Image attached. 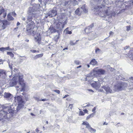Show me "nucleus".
Wrapping results in <instances>:
<instances>
[{"label": "nucleus", "mask_w": 133, "mask_h": 133, "mask_svg": "<svg viewBox=\"0 0 133 133\" xmlns=\"http://www.w3.org/2000/svg\"><path fill=\"white\" fill-rule=\"evenodd\" d=\"M40 7V4H35L33 6L30 7L28 11V16H27L26 23H28L29 22L30 23L33 17H37L39 15V10Z\"/></svg>", "instance_id": "1"}, {"label": "nucleus", "mask_w": 133, "mask_h": 133, "mask_svg": "<svg viewBox=\"0 0 133 133\" xmlns=\"http://www.w3.org/2000/svg\"><path fill=\"white\" fill-rule=\"evenodd\" d=\"M11 106L8 104H6L2 106L3 110L0 111V121L4 119H8L12 116V110L11 109Z\"/></svg>", "instance_id": "2"}, {"label": "nucleus", "mask_w": 133, "mask_h": 133, "mask_svg": "<svg viewBox=\"0 0 133 133\" xmlns=\"http://www.w3.org/2000/svg\"><path fill=\"white\" fill-rule=\"evenodd\" d=\"M92 10L96 12L94 13L96 15L98 14L102 17H105L111 13L109 8L104 5L95 6Z\"/></svg>", "instance_id": "3"}, {"label": "nucleus", "mask_w": 133, "mask_h": 133, "mask_svg": "<svg viewBox=\"0 0 133 133\" xmlns=\"http://www.w3.org/2000/svg\"><path fill=\"white\" fill-rule=\"evenodd\" d=\"M19 82L18 83L19 85H17L15 87L17 88L16 90L17 91H24L25 87V83L23 79V77L22 76H19L18 77Z\"/></svg>", "instance_id": "4"}, {"label": "nucleus", "mask_w": 133, "mask_h": 133, "mask_svg": "<svg viewBox=\"0 0 133 133\" xmlns=\"http://www.w3.org/2000/svg\"><path fill=\"white\" fill-rule=\"evenodd\" d=\"M15 102H17L18 103V106L17 108L16 109L18 111L23 106L24 102L22 97L19 96H18L17 97H15Z\"/></svg>", "instance_id": "5"}, {"label": "nucleus", "mask_w": 133, "mask_h": 133, "mask_svg": "<svg viewBox=\"0 0 133 133\" xmlns=\"http://www.w3.org/2000/svg\"><path fill=\"white\" fill-rule=\"evenodd\" d=\"M99 76L98 72L97 70L95 68L92 72H91L90 74L87 76L86 79V81H90L93 78V77H97Z\"/></svg>", "instance_id": "6"}, {"label": "nucleus", "mask_w": 133, "mask_h": 133, "mask_svg": "<svg viewBox=\"0 0 133 133\" xmlns=\"http://www.w3.org/2000/svg\"><path fill=\"white\" fill-rule=\"evenodd\" d=\"M77 4V2L76 0H69L67 2L62 3L61 5L64 6L70 7L71 6H75Z\"/></svg>", "instance_id": "7"}, {"label": "nucleus", "mask_w": 133, "mask_h": 133, "mask_svg": "<svg viewBox=\"0 0 133 133\" xmlns=\"http://www.w3.org/2000/svg\"><path fill=\"white\" fill-rule=\"evenodd\" d=\"M88 12L87 9L85 8V5H83L81 8H77L75 11L76 14L80 15L83 12L86 13Z\"/></svg>", "instance_id": "8"}, {"label": "nucleus", "mask_w": 133, "mask_h": 133, "mask_svg": "<svg viewBox=\"0 0 133 133\" xmlns=\"http://www.w3.org/2000/svg\"><path fill=\"white\" fill-rule=\"evenodd\" d=\"M10 24V22L6 20L2 21L0 20V29H4Z\"/></svg>", "instance_id": "9"}, {"label": "nucleus", "mask_w": 133, "mask_h": 133, "mask_svg": "<svg viewBox=\"0 0 133 133\" xmlns=\"http://www.w3.org/2000/svg\"><path fill=\"white\" fill-rule=\"evenodd\" d=\"M127 86V84L125 82H120L115 86L116 88L118 91L122 90Z\"/></svg>", "instance_id": "10"}, {"label": "nucleus", "mask_w": 133, "mask_h": 133, "mask_svg": "<svg viewBox=\"0 0 133 133\" xmlns=\"http://www.w3.org/2000/svg\"><path fill=\"white\" fill-rule=\"evenodd\" d=\"M34 23L33 21H31L30 23H29L26 26V31L28 34H31V32L34 28Z\"/></svg>", "instance_id": "11"}, {"label": "nucleus", "mask_w": 133, "mask_h": 133, "mask_svg": "<svg viewBox=\"0 0 133 133\" xmlns=\"http://www.w3.org/2000/svg\"><path fill=\"white\" fill-rule=\"evenodd\" d=\"M66 24V20L65 19L61 22H59L56 25V27L57 29L60 30L64 27V25Z\"/></svg>", "instance_id": "12"}, {"label": "nucleus", "mask_w": 133, "mask_h": 133, "mask_svg": "<svg viewBox=\"0 0 133 133\" xmlns=\"http://www.w3.org/2000/svg\"><path fill=\"white\" fill-rule=\"evenodd\" d=\"M83 125H86V128L88 129L91 132H94L96 131V130L91 128L89 123L87 122H84L82 123Z\"/></svg>", "instance_id": "13"}, {"label": "nucleus", "mask_w": 133, "mask_h": 133, "mask_svg": "<svg viewBox=\"0 0 133 133\" xmlns=\"http://www.w3.org/2000/svg\"><path fill=\"white\" fill-rule=\"evenodd\" d=\"M4 99L9 101H11L13 97V95L10 93L5 92L4 95Z\"/></svg>", "instance_id": "14"}, {"label": "nucleus", "mask_w": 133, "mask_h": 133, "mask_svg": "<svg viewBox=\"0 0 133 133\" xmlns=\"http://www.w3.org/2000/svg\"><path fill=\"white\" fill-rule=\"evenodd\" d=\"M57 12L56 9L55 8H54L48 13L47 14L48 16H50L51 17H52L55 16L56 15Z\"/></svg>", "instance_id": "15"}, {"label": "nucleus", "mask_w": 133, "mask_h": 133, "mask_svg": "<svg viewBox=\"0 0 133 133\" xmlns=\"http://www.w3.org/2000/svg\"><path fill=\"white\" fill-rule=\"evenodd\" d=\"M91 85L93 87L97 89H98L101 86V84L98 81L94 82Z\"/></svg>", "instance_id": "16"}, {"label": "nucleus", "mask_w": 133, "mask_h": 133, "mask_svg": "<svg viewBox=\"0 0 133 133\" xmlns=\"http://www.w3.org/2000/svg\"><path fill=\"white\" fill-rule=\"evenodd\" d=\"M102 88L106 91L107 93H112L114 92L110 87L108 86H103Z\"/></svg>", "instance_id": "17"}, {"label": "nucleus", "mask_w": 133, "mask_h": 133, "mask_svg": "<svg viewBox=\"0 0 133 133\" xmlns=\"http://www.w3.org/2000/svg\"><path fill=\"white\" fill-rule=\"evenodd\" d=\"M6 76V72L5 70L0 69V77L4 78Z\"/></svg>", "instance_id": "18"}, {"label": "nucleus", "mask_w": 133, "mask_h": 133, "mask_svg": "<svg viewBox=\"0 0 133 133\" xmlns=\"http://www.w3.org/2000/svg\"><path fill=\"white\" fill-rule=\"evenodd\" d=\"M34 40L39 45L41 44V38L39 34H37V36L34 37Z\"/></svg>", "instance_id": "19"}, {"label": "nucleus", "mask_w": 133, "mask_h": 133, "mask_svg": "<svg viewBox=\"0 0 133 133\" xmlns=\"http://www.w3.org/2000/svg\"><path fill=\"white\" fill-rule=\"evenodd\" d=\"M94 24L93 23L91 24L90 26H88L87 28H86L85 29V32L86 33H89L90 32V30L93 27Z\"/></svg>", "instance_id": "20"}, {"label": "nucleus", "mask_w": 133, "mask_h": 133, "mask_svg": "<svg viewBox=\"0 0 133 133\" xmlns=\"http://www.w3.org/2000/svg\"><path fill=\"white\" fill-rule=\"evenodd\" d=\"M128 56L133 61V48L131 49L128 54Z\"/></svg>", "instance_id": "21"}, {"label": "nucleus", "mask_w": 133, "mask_h": 133, "mask_svg": "<svg viewBox=\"0 0 133 133\" xmlns=\"http://www.w3.org/2000/svg\"><path fill=\"white\" fill-rule=\"evenodd\" d=\"M97 71L99 75H103L105 72V70H104L101 69H97Z\"/></svg>", "instance_id": "22"}, {"label": "nucleus", "mask_w": 133, "mask_h": 133, "mask_svg": "<svg viewBox=\"0 0 133 133\" xmlns=\"http://www.w3.org/2000/svg\"><path fill=\"white\" fill-rule=\"evenodd\" d=\"M10 85L11 87H13L17 84L16 81L15 80H12L10 83Z\"/></svg>", "instance_id": "23"}, {"label": "nucleus", "mask_w": 133, "mask_h": 133, "mask_svg": "<svg viewBox=\"0 0 133 133\" xmlns=\"http://www.w3.org/2000/svg\"><path fill=\"white\" fill-rule=\"evenodd\" d=\"M97 63V62L96 60L95 59H94L91 60V62H90V64L94 65H95Z\"/></svg>", "instance_id": "24"}, {"label": "nucleus", "mask_w": 133, "mask_h": 133, "mask_svg": "<svg viewBox=\"0 0 133 133\" xmlns=\"http://www.w3.org/2000/svg\"><path fill=\"white\" fill-rule=\"evenodd\" d=\"M53 0H38L39 1L41 2V4H42V3L43 2L44 4H46L49 1L52 2Z\"/></svg>", "instance_id": "25"}, {"label": "nucleus", "mask_w": 133, "mask_h": 133, "mask_svg": "<svg viewBox=\"0 0 133 133\" xmlns=\"http://www.w3.org/2000/svg\"><path fill=\"white\" fill-rule=\"evenodd\" d=\"M8 19L9 21L13 20L14 19V18L10 15V14H9L7 15Z\"/></svg>", "instance_id": "26"}, {"label": "nucleus", "mask_w": 133, "mask_h": 133, "mask_svg": "<svg viewBox=\"0 0 133 133\" xmlns=\"http://www.w3.org/2000/svg\"><path fill=\"white\" fill-rule=\"evenodd\" d=\"M50 31L51 33L56 32V30L55 29L52 27H50L49 29V31Z\"/></svg>", "instance_id": "27"}, {"label": "nucleus", "mask_w": 133, "mask_h": 133, "mask_svg": "<svg viewBox=\"0 0 133 133\" xmlns=\"http://www.w3.org/2000/svg\"><path fill=\"white\" fill-rule=\"evenodd\" d=\"M43 54L42 53L38 54L35 56V58H37L39 57H41L43 56Z\"/></svg>", "instance_id": "28"}, {"label": "nucleus", "mask_w": 133, "mask_h": 133, "mask_svg": "<svg viewBox=\"0 0 133 133\" xmlns=\"http://www.w3.org/2000/svg\"><path fill=\"white\" fill-rule=\"evenodd\" d=\"M4 10L3 7L2 6H0V15L3 12H4Z\"/></svg>", "instance_id": "29"}, {"label": "nucleus", "mask_w": 133, "mask_h": 133, "mask_svg": "<svg viewBox=\"0 0 133 133\" xmlns=\"http://www.w3.org/2000/svg\"><path fill=\"white\" fill-rule=\"evenodd\" d=\"M7 54L8 55H9L12 58L14 56V54L11 52H8Z\"/></svg>", "instance_id": "30"}, {"label": "nucleus", "mask_w": 133, "mask_h": 133, "mask_svg": "<svg viewBox=\"0 0 133 133\" xmlns=\"http://www.w3.org/2000/svg\"><path fill=\"white\" fill-rule=\"evenodd\" d=\"M71 45H74L76 44V43H74L73 42V41H70V42L69 43Z\"/></svg>", "instance_id": "31"}, {"label": "nucleus", "mask_w": 133, "mask_h": 133, "mask_svg": "<svg viewBox=\"0 0 133 133\" xmlns=\"http://www.w3.org/2000/svg\"><path fill=\"white\" fill-rule=\"evenodd\" d=\"M4 51L6 50H11V49L10 48L9 46H8L6 48H4Z\"/></svg>", "instance_id": "32"}, {"label": "nucleus", "mask_w": 133, "mask_h": 133, "mask_svg": "<svg viewBox=\"0 0 133 133\" xmlns=\"http://www.w3.org/2000/svg\"><path fill=\"white\" fill-rule=\"evenodd\" d=\"M29 96L26 94V95H25V96H24V97L25 98V99L26 100V101H27L28 100Z\"/></svg>", "instance_id": "33"}, {"label": "nucleus", "mask_w": 133, "mask_h": 133, "mask_svg": "<svg viewBox=\"0 0 133 133\" xmlns=\"http://www.w3.org/2000/svg\"><path fill=\"white\" fill-rule=\"evenodd\" d=\"M74 63L76 65L79 64L80 63V62L76 60L74 62Z\"/></svg>", "instance_id": "34"}, {"label": "nucleus", "mask_w": 133, "mask_h": 133, "mask_svg": "<svg viewBox=\"0 0 133 133\" xmlns=\"http://www.w3.org/2000/svg\"><path fill=\"white\" fill-rule=\"evenodd\" d=\"M95 2L99 3H100L102 1H103V0H93Z\"/></svg>", "instance_id": "35"}, {"label": "nucleus", "mask_w": 133, "mask_h": 133, "mask_svg": "<svg viewBox=\"0 0 133 133\" xmlns=\"http://www.w3.org/2000/svg\"><path fill=\"white\" fill-rule=\"evenodd\" d=\"M53 91H54L55 92L58 93V94H59L60 93V91L59 90H53Z\"/></svg>", "instance_id": "36"}, {"label": "nucleus", "mask_w": 133, "mask_h": 133, "mask_svg": "<svg viewBox=\"0 0 133 133\" xmlns=\"http://www.w3.org/2000/svg\"><path fill=\"white\" fill-rule=\"evenodd\" d=\"M66 32L67 34H72V32H71V31H68V30H66Z\"/></svg>", "instance_id": "37"}, {"label": "nucleus", "mask_w": 133, "mask_h": 133, "mask_svg": "<svg viewBox=\"0 0 133 133\" xmlns=\"http://www.w3.org/2000/svg\"><path fill=\"white\" fill-rule=\"evenodd\" d=\"M80 115L83 116L84 115V113L82 111H80L79 113Z\"/></svg>", "instance_id": "38"}, {"label": "nucleus", "mask_w": 133, "mask_h": 133, "mask_svg": "<svg viewBox=\"0 0 133 133\" xmlns=\"http://www.w3.org/2000/svg\"><path fill=\"white\" fill-rule=\"evenodd\" d=\"M85 68H89L90 67V65L88 64H86L84 65Z\"/></svg>", "instance_id": "39"}, {"label": "nucleus", "mask_w": 133, "mask_h": 133, "mask_svg": "<svg viewBox=\"0 0 133 133\" xmlns=\"http://www.w3.org/2000/svg\"><path fill=\"white\" fill-rule=\"evenodd\" d=\"M130 30V26H127V30L129 31Z\"/></svg>", "instance_id": "40"}, {"label": "nucleus", "mask_w": 133, "mask_h": 133, "mask_svg": "<svg viewBox=\"0 0 133 133\" xmlns=\"http://www.w3.org/2000/svg\"><path fill=\"white\" fill-rule=\"evenodd\" d=\"M101 50L98 48H97L95 52L96 53H97L98 52H100Z\"/></svg>", "instance_id": "41"}, {"label": "nucleus", "mask_w": 133, "mask_h": 133, "mask_svg": "<svg viewBox=\"0 0 133 133\" xmlns=\"http://www.w3.org/2000/svg\"><path fill=\"white\" fill-rule=\"evenodd\" d=\"M0 51H3V52L4 51V48L2 47V48H0Z\"/></svg>", "instance_id": "42"}, {"label": "nucleus", "mask_w": 133, "mask_h": 133, "mask_svg": "<svg viewBox=\"0 0 133 133\" xmlns=\"http://www.w3.org/2000/svg\"><path fill=\"white\" fill-rule=\"evenodd\" d=\"M3 62L4 61L2 59H0V64H3Z\"/></svg>", "instance_id": "43"}, {"label": "nucleus", "mask_w": 133, "mask_h": 133, "mask_svg": "<svg viewBox=\"0 0 133 133\" xmlns=\"http://www.w3.org/2000/svg\"><path fill=\"white\" fill-rule=\"evenodd\" d=\"M114 34V32H112V31H110V32L109 35H113Z\"/></svg>", "instance_id": "44"}, {"label": "nucleus", "mask_w": 133, "mask_h": 133, "mask_svg": "<svg viewBox=\"0 0 133 133\" xmlns=\"http://www.w3.org/2000/svg\"><path fill=\"white\" fill-rule=\"evenodd\" d=\"M24 59H25L24 58H21L19 59V61L20 62H23V60H24Z\"/></svg>", "instance_id": "45"}, {"label": "nucleus", "mask_w": 133, "mask_h": 133, "mask_svg": "<svg viewBox=\"0 0 133 133\" xmlns=\"http://www.w3.org/2000/svg\"><path fill=\"white\" fill-rule=\"evenodd\" d=\"M91 115H89L88 116H87V118H86V119L88 120V119H89V118H91Z\"/></svg>", "instance_id": "46"}, {"label": "nucleus", "mask_w": 133, "mask_h": 133, "mask_svg": "<svg viewBox=\"0 0 133 133\" xmlns=\"http://www.w3.org/2000/svg\"><path fill=\"white\" fill-rule=\"evenodd\" d=\"M9 63V67L11 69H12V65H10Z\"/></svg>", "instance_id": "47"}, {"label": "nucleus", "mask_w": 133, "mask_h": 133, "mask_svg": "<svg viewBox=\"0 0 133 133\" xmlns=\"http://www.w3.org/2000/svg\"><path fill=\"white\" fill-rule=\"evenodd\" d=\"M6 12L4 13V15H3V17L4 18H5V17L6 16Z\"/></svg>", "instance_id": "48"}, {"label": "nucleus", "mask_w": 133, "mask_h": 133, "mask_svg": "<svg viewBox=\"0 0 133 133\" xmlns=\"http://www.w3.org/2000/svg\"><path fill=\"white\" fill-rule=\"evenodd\" d=\"M96 107H94L92 109V112H94V111H95L96 110Z\"/></svg>", "instance_id": "49"}, {"label": "nucleus", "mask_w": 133, "mask_h": 133, "mask_svg": "<svg viewBox=\"0 0 133 133\" xmlns=\"http://www.w3.org/2000/svg\"><path fill=\"white\" fill-rule=\"evenodd\" d=\"M91 115V117H93L94 115H95V113H93L89 115Z\"/></svg>", "instance_id": "50"}, {"label": "nucleus", "mask_w": 133, "mask_h": 133, "mask_svg": "<svg viewBox=\"0 0 133 133\" xmlns=\"http://www.w3.org/2000/svg\"><path fill=\"white\" fill-rule=\"evenodd\" d=\"M21 19L24 21H25L26 19L25 18L23 17H22Z\"/></svg>", "instance_id": "51"}, {"label": "nucleus", "mask_w": 133, "mask_h": 133, "mask_svg": "<svg viewBox=\"0 0 133 133\" xmlns=\"http://www.w3.org/2000/svg\"><path fill=\"white\" fill-rule=\"evenodd\" d=\"M72 104H70L69 105V107L70 108V109H72V108L73 107L72 106Z\"/></svg>", "instance_id": "52"}, {"label": "nucleus", "mask_w": 133, "mask_h": 133, "mask_svg": "<svg viewBox=\"0 0 133 133\" xmlns=\"http://www.w3.org/2000/svg\"><path fill=\"white\" fill-rule=\"evenodd\" d=\"M31 51L33 53H35L37 52L35 50H31Z\"/></svg>", "instance_id": "53"}, {"label": "nucleus", "mask_w": 133, "mask_h": 133, "mask_svg": "<svg viewBox=\"0 0 133 133\" xmlns=\"http://www.w3.org/2000/svg\"><path fill=\"white\" fill-rule=\"evenodd\" d=\"M36 32L34 31H33L32 32V35L34 36Z\"/></svg>", "instance_id": "54"}, {"label": "nucleus", "mask_w": 133, "mask_h": 133, "mask_svg": "<svg viewBox=\"0 0 133 133\" xmlns=\"http://www.w3.org/2000/svg\"><path fill=\"white\" fill-rule=\"evenodd\" d=\"M83 111L86 113H87L88 112V110L86 109L84 110Z\"/></svg>", "instance_id": "55"}, {"label": "nucleus", "mask_w": 133, "mask_h": 133, "mask_svg": "<svg viewBox=\"0 0 133 133\" xmlns=\"http://www.w3.org/2000/svg\"><path fill=\"white\" fill-rule=\"evenodd\" d=\"M35 131L36 132H38L39 131V130L38 129V128H37L35 130Z\"/></svg>", "instance_id": "56"}, {"label": "nucleus", "mask_w": 133, "mask_h": 133, "mask_svg": "<svg viewBox=\"0 0 133 133\" xmlns=\"http://www.w3.org/2000/svg\"><path fill=\"white\" fill-rule=\"evenodd\" d=\"M35 99L37 101H38V98L35 97H34Z\"/></svg>", "instance_id": "57"}, {"label": "nucleus", "mask_w": 133, "mask_h": 133, "mask_svg": "<svg viewBox=\"0 0 133 133\" xmlns=\"http://www.w3.org/2000/svg\"><path fill=\"white\" fill-rule=\"evenodd\" d=\"M46 100V99H41V100H40V101H45Z\"/></svg>", "instance_id": "58"}, {"label": "nucleus", "mask_w": 133, "mask_h": 133, "mask_svg": "<svg viewBox=\"0 0 133 133\" xmlns=\"http://www.w3.org/2000/svg\"><path fill=\"white\" fill-rule=\"evenodd\" d=\"M22 95H23L25 96V95H26V94L25 93V92H23L22 94Z\"/></svg>", "instance_id": "59"}, {"label": "nucleus", "mask_w": 133, "mask_h": 133, "mask_svg": "<svg viewBox=\"0 0 133 133\" xmlns=\"http://www.w3.org/2000/svg\"><path fill=\"white\" fill-rule=\"evenodd\" d=\"M88 90L89 91H91L92 92H93L94 91L92 90L91 89H88Z\"/></svg>", "instance_id": "60"}, {"label": "nucleus", "mask_w": 133, "mask_h": 133, "mask_svg": "<svg viewBox=\"0 0 133 133\" xmlns=\"http://www.w3.org/2000/svg\"><path fill=\"white\" fill-rule=\"evenodd\" d=\"M82 67V66L81 65H79V66H77V67L76 68H81Z\"/></svg>", "instance_id": "61"}, {"label": "nucleus", "mask_w": 133, "mask_h": 133, "mask_svg": "<svg viewBox=\"0 0 133 133\" xmlns=\"http://www.w3.org/2000/svg\"><path fill=\"white\" fill-rule=\"evenodd\" d=\"M107 124H108V123H106V122H104L103 123V125H107Z\"/></svg>", "instance_id": "62"}, {"label": "nucleus", "mask_w": 133, "mask_h": 133, "mask_svg": "<svg viewBox=\"0 0 133 133\" xmlns=\"http://www.w3.org/2000/svg\"><path fill=\"white\" fill-rule=\"evenodd\" d=\"M68 96V95H65V96H64V97H63V98H64L66 97H67Z\"/></svg>", "instance_id": "63"}, {"label": "nucleus", "mask_w": 133, "mask_h": 133, "mask_svg": "<svg viewBox=\"0 0 133 133\" xmlns=\"http://www.w3.org/2000/svg\"><path fill=\"white\" fill-rule=\"evenodd\" d=\"M20 23H19V22H18L17 23V26H18L20 24Z\"/></svg>", "instance_id": "64"}]
</instances>
